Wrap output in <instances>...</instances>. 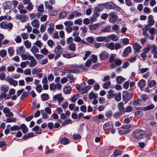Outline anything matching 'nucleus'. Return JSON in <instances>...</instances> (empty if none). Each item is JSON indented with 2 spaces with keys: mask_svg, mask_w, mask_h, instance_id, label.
<instances>
[{
  "mask_svg": "<svg viewBox=\"0 0 157 157\" xmlns=\"http://www.w3.org/2000/svg\"><path fill=\"white\" fill-rule=\"evenodd\" d=\"M104 7L108 9H114L117 11H120L121 9L118 6L110 2L103 4Z\"/></svg>",
  "mask_w": 157,
  "mask_h": 157,
  "instance_id": "nucleus-1",
  "label": "nucleus"
},
{
  "mask_svg": "<svg viewBox=\"0 0 157 157\" xmlns=\"http://www.w3.org/2000/svg\"><path fill=\"white\" fill-rule=\"evenodd\" d=\"M151 50L152 54H153L154 58H157V47L155 45H148V52Z\"/></svg>",
  "mask_w": 157,
  "mask_h": 157,
  "instance_id": "nucleus-2",
  "label": "nucleus"
},
{
  "mask_svg": "<svg viewBox=\"0 0 157 157\" xmlns=\"http://www.w3.org/2000/svg\"><path fill=\"white\" fill-rule=\"evenodd\" d=\"M133 93L132 92H129L126 91L123 92L122 93V98L124 102L130 100L132 97Z\"/></svg>",
  "mask_w": 157,
  "mask_h": 157,
  "instance_id": "nucleus-3",
  "label": "nucleus"
},
{
  "mask_svg": "<svg viewBox=\"0 0 157 157\" xmlns=\"http://www.w3.org/2000/svg\"><path fill=\"white\" fill-rule=\"evenodd\" d=\"M15 19L19 20L21 22L24 23L28 20L29 17L27 15L18 14L16 16Z\"/></svg>",
  "mask_w": 157,
  "mask_h": 157,
  "instance_id": "nucleus-4",
  "label": "nucleus"
},
{
  "mask_svg": "<svg viewBox=\"0 0 157 157\" xmlns=\"http://www.w3.org/2000/svg\"><path fill=\"white\" fill-rule=\"evenodd\" d=\"M109 21L111 23L116 22L117 20V14L115 12H111L109 14Z\"/></svg>",
  "mask_w": 157,
  "mask_h": 157,
  "instance_id": "nucleus-5",
  "label": "nucleus"
},
{
  "mask_svg": "<svg viewBox=\"0 0 157 157\" xmlns=\"http://www.w3.org/2000/svg\"><path fill=\"white\" fill-rule=\"evenodd\" d=\"M145 133L142 130L136 131L133 134V136L136 139H140L143 137Z\"/></svg>",
  "mask_w": 157,
  "mask_h": 157,
  "instance_id": "nucleus-6",
  "label": "nucleus"
},
{
  "mask_svg": "<svg viewBox=\"0 0 157 157\" xmlns=\"http://www.w3.org/2000/svg\"><path fill=\"white\" fill-rule=\"evenodd\" d=\"M91 86H87L83 87L79 86L77 87V89L80 92L81 94H84L86 93L88 91L91 89Z\"/></svg>",
  "mask_w": 157,
  "mask_h": 157,
  "instance_id": "nucleus-7",
  "label": "nucleus"
},
{
  "mask_svg": "<svg viewBox=\"0 0 157 157\" xmlns=\"http://www.w3.org/2000/svg\"><path fill=\"white\" fill-rule=\"evenodd\" d=\"M5 80L9 82L10 85H12L14 87L16 86L18 84L17 81L15 80L12 78H6Z\"/></svg>",
  "mask_w": 157,
  "mask_h": 157,
  "instance_id": "nucleus-8",
  "label": "nucleus"
},
{
  "mask_svg": "<svg viewBox=\"0 0 157 157\" xmlns=\"http://www.w3.org/2000/svg\"><path fill=\"white\" fill-rule=\"evenodd\" d=\"M28 59L30 60L29 63H28L30 67H33L36 65V61L33 56H29Z\"/></svg>",
  "mask_w": 157,
  "mask_h": 157,
  "instance_id": "nucleus-9",
  "label": "nucleus"
},
{
  "mask_svg": "<svg viewBox=\"0 0 157 157\" xmlns=\"http://www.w3.org/2000/svg\"><path fill=\"white\" fill-rule=\"evenodd\" d=\"M113 127V125L111 121H109L105 123L103 125V128L104 130L110 129Z\"/></svg>",
  "mask_w": 157,
  "mask_h": 157,
  "instance_id": "nucleus-10",
  "label": "nucleus"
},
{
  "mask_svg": "<svg viewBox=\"0 0 157 157\" xmlns=\"http://www.w3.org/2000/svg\"><path fill=\"white\" fill-rule=\"evenodd\" d=\"M108 42L110 41V40L116 41L118 40V38L117 36L114 34H112L107 36Z\"/></svg>",
  "mask_w": 157,
  "mask_h": 157,
  "instance_id": "nucleus-11",
  "label": "nucleus"
},
{
  "mask_svg": "<svg viewBox=\"0 0 157 157\" xmlns=\"http://www.w3.org/2000/svg\"><path fill=\"white\" fill-rule=\"evenodd\" d=\"M117 107L120 112L122 114H124V104L122 101L118 103L117 104Z\"/></svg>",
  "mask_w": 157,
  "mask_h": 157,
  "instance_id": "nucleus-12",
  "label": "nucleus"
},
{
  "mask_svg": "<svg viewBox=\"0 0 157 157\" xmlns=\"http://www.w3.org/2000/svg\"><path fill=\"white\" fill-rule=\"evenodd\" d=\"M155 30L156 29L154 27L152 28L149 29V33L151 35V36H149L148 35V38H149L151 40H152L154 39Z\"/></svg>",
  "mask_w": 157,
  "mask_h": 157,
  "instance_id": "nucleus-13",
  "label": "nucleus"
},
{
  "mask_svg": "<svg viewBox=\"0 0 157 157\" xmlns=\"http://www.w3.org/2000/svg\"><path fill=\"white\" fill-rule=\"evenodd\" d=\"M146 85L145 81L143 79L140 80L138 83V85L142 91L144 90V89Z\"/></svg>",
  "mask_w": 157,
  "mask_h": 157,
  "instance_id": "nucleus-14",
  "label": "nucleus"
},
{
  "mask_svg": "<svg viewBox=\"0 0 157 157\" xmlns=\"http://www.w3.org/2000/svg\"><path fill=\"white\" fill-rule=\"evenodd\" d=\"M104 8V5L103 4H99L94 8V10L100 13L102 11Z\"/></svg>",
  "mask_w": 157,
  "mask_h": 157,
  "instance_id": "nucleus-15",
  "label": "nucleus"
},
{
  "mask_svg": "<svg viewBox=\"0 0 157 157\" xmlns=\"http://www.w3.org/2000/svg\"><path fill=\"white\" fill-rule=\"evenodd\" d=\"M133 48L135 52L136 53H139L140 52V50L142 48V47L140 45L136 42L133 44Z\"/></svg>",
  "mask_w": 157,
  "mask_h": 157,
  "instance_id": "nucleus-16",
  "label": "nucleus"
},
{
  "mask_svg": "<svg viewBox=\"0 0 157 157\" xmlns=\"http://www.w3.org/2000/svg\"><path fill=\"white\" fill-rule=\"evenodd\" d=\"M53 98L55 100H57L59 103H60L64 100L63 97L62 96L61 94H59L53 96Z\"/></svg>",
  "mask_w": 157,
  "mask_h": 157,
  "instance_id": "nucleus-17",
  "label": "nucleus"
},
{
  "mask_svg": "<svg viewBox=\"0 0 157 157\" xmlns=\"http://www.w3.org/2000/svg\"><path fill=\"white\" fill-rule=\"evenodd\" d=\"M3 8L4 9H9L12 7L11 1L5 2L3 4Z\"/></svg>",
  "mask_w": 157,
  "mask_h": 157,
  "instance_id": "nucleus-18",
  "label": "nucleus"
},
{
  "mask_svg": "<svg viewBox=\"0 0 157 157\" xmlns=\"http://www.w3.org/2000/svg\"><path fill=\"white\" fill-rule=\"evenodd\" d=\"M31 25L33 27L36 28H38L39 27V22L38 20L36 19H34L31 23Z\"/></svg>",
  "mask_w": 157,
  "mask_h": 157,
  "instance_id": "nucleus-19",
  "label": "nucleus"
},
{
  "mask_svg": "<svg viewBox=\"0 0 157 157\" xmlns=\"http://www.w3.org/2000/svg\"><path fill=\"white\" fill-rule=\"evenodd\" d=\"M96 40L98 42L105 41L108 42L107 36H100L96 38Z\"/></svg>",
  "mask_w": 157,
  "mask_h": 157,
  "instance_id": "nucleus-20",
  "label": "nucleus"
},
{
  "mask_svg": "<svg viewBox=\"0 0 157 157\" xmlns=\"http://www.w3.org/2000/svg\"><path fill=\"white\" fill-rule=\"evenodd\" d=\"M104 46L111 50H113L114 49V44L113 42L105 44Z\"/></svg>",
  "mask_w": 157,
  "mask_h": 157,
  "instance_id": "nucleus-21",
  "label": "nucleus"
},
{
  "mask_svg": "<svg viewBox=\"0 0 157 157\" xmlns=\"http://www.w3.org/2000/svg\"><path fill=\"white\" fill-rule=\"evenodd\" d=\"M49 27L47 29L48 33L51 35L54 31V25L53 24L50 23L49 24Z\"/></svg>",
  "mask_w": 157,
  "mask_h": 157,
  "instance_id": "nucleus-22",
  "label": "nucleus"
},
{
  "mask_svg": "<svg viewBox=\"0 0 157 157\" xmlns=\"http://www.w3.org/2000/svg\"><path fill=\"white\" fill-rule=\"evenodd\" d=\"M62 56L65 58H70L75 57L77 56L74 53L71 52L69 54H64L62 55Z\"/></svg>",
  "mask_w": 157,
  "mask_h": 157,
  "instance_id": "nucleus-23",
  "label": "nucleus"
},
{
  "mask_svg": "<svg viewBox=\"0 0 157 157\" xmlns=\"http://www.w3.org/2000/svg\"><path fill=\"white\" fill-rule=\"evenodd\" d=\"M63 52V49L60 45H58L54 49V52L56 54H61Z\"/></svg>",
  "mask_w": 157,
  "mask_h": 157,
  "instance_id": "nucleus-24",
  "label": "nucleus"
},
{
  "mask_svg": "<svg viewBox=\"0 0 157 157\" xmlns=\"http://www.w3.org/2000/svg\"><path fill=\"white\" fill-rule=\"evenodd\" d=\"M148 25L150 26L153 25L155 23V21L153 19V17L152 15H150L148 17Z\"/></svg>",
  "mask_w": 157,
  "mask_h": 157,
  "instance_id": "nucleus-25",
  "label": "nucleus"
},
{
  "mask_svg": "<svg viewBox=\"0 0 157 157\" xmlns=\"http://www.w3.org/2000/svg\"><path fill=\"white\" fill-rule=\"evenodd\" d=\"M131 48L130 47H127L124 50L123 56L124 57H126L131 52Z\"/></svg>",
  "mask_w": 157,
  "mask_h": 157,
  "instance_id": "nucleus-26",
  "label": "nucleus"
},
{
  "mask_svg": "<svg viewBox=\"0 0 157 157\" xmlns=\"http://www.w3.org/2000/svg\"><path fill=\"white\" fill-rule=\"evenodd\" d=\"M45 8L49 10H51L53 9V6L50 5V3L48 1H45L44 2Z\"/></svg>",
  "mask_w": 157,
  "mask_h": 157,
  "instance_id": "nucleus-27",
  "label": "nucleus"
},
{
  "mask_svg": "<svg viewBox=\"0 0 157 157\" xmlns=\"http://www.w3.org/2000/svg\"><path fill=\"white\" fill-rule=\"evenodd\" d=\"M9 86L5 85H1L0 88V90L5 93L7 92L9 90Z\"/></svg>",
  "mask_w": 157,
  "mask_h": 157,
  "instance_id": "nucleus-28",
  "label": "nucleus"
},
{
  "mask_svg": "<svg viewBox=\"0 0 157 157\" xmlns=\"http://www.w3.org/2000/svg\"><path fill=\"white\" fill-rule=\"evenodd\" d=\"M111 26L109 25H107L104 29L101 30L102 33H108L111 31Z\"/></svg>",
  "mask_w": 157,
  "mask_h": 157,
  "instance_id": "nucleus-29",
  "label": "nucleus"
},
{
  "mask_svg": "<svg viewBox=\"0 0 157 157\" xmlns=\"http://www.w3.org/2000/svg\"><path fill=\"white\" fill-rule=\"evenodd\" d=\"M21 127L20 128L22 129V132L24 133H26L28 131V128L26 127L25 125L24 124H22L21 125Z\"/></svg>",
  "mask_w": 157,
  "mask_h": 157,
  "instance_id": "nucleus-30",
  "label": "nucleus"
},
{
  "mask_svg": "<svg viewBox=\"0 0 157 157\" xmlns=\"http://www.w3.org/2000/svg\"><path fill=\"white\" fill-rule=\"evenodd\" d=\"M116 80L117 83L121 84L125 80V79L121 76H118L116 77Z\"/></svg>",
  "mask_w": 157,
  "mask_h": 157,
  "instance_id": "nucleus-31",
  "label": "nucleus"
},
{
  "mask_svg": "<svg viewBox=\"0 0 157 157\" xmlns=\"http://www.w3.org/2000/svg\"><path fill=\"white\" fill-rule=\"evenodd\" d=\"M147 48H146L144 49L143 52L141 54V57L143 59H145L147 57Z\"/></svg>",
  "mask_w": 157,
  "mask_h": 157,
  "instance_id": "nucleus-32",
  "label": "nucleus"
},
{
  "mask_svg": "<svg viewBox=\"0 0 157 157\" xmlns=\"http://www.w3.org/2000/svg\"><path fill=\"white\" fill-rule=\"evenodd\" d=\"M101 26V24H97L93 25H90L89 27L90 30L96 29L97 28L100 27Z\"/></svg>",
  "mask_w": 157,
  "mask_h": 157,
  "instance_id": "nucleus-33",
  "label": "nucleus"
},
{
  "mask_svg": "<svg viewBox=\"0 0 157 157\" xmlns=\"http://www.w3.org/2000/svg\"><path fill=\"white\" fill-rule=\"evenodd\" d=\"M68 49L72 52H74L76 50L75 44L74 43H71L69 44Z\"/></svg>",
  "mask_w": 157,
  "mask_h": 157,
  "instance_id": "nucleus-34",
  "label": "nucleus"
},
{
  "mask_svg": "<svg viewBox=\"0 0 157 157\" xmlns=\"http://www.w3.org/2000/svg\"><path fill=\"white\" fill-rule=\"evenodd\" d=\"M108 98L109 99H111L114 98L116 95V94L112 90H110L108 92Z\"/></svg>",
  "mask_w": 157,
  "mask_h": 157,
  "instance_id": "nucleus-35",
  "label": "nucleus"
},
{
  "mask_svg": "<svg viewBox=\"0 0 157 157\" xmlns=\"http://www.w3.org/2000/svg\"><path fill=\"white\" fill-rule=\"evenodd\" d=\"M30 51L34 54V55L36 54V53L39 52L38 49L35 46H32L31 48Z\"/></svg>",
  "mask_w": 157,
  "mask_h": 157,
  "instance_id": "nucleus-36",
  "label": "nucleus"
},
{
  "mask_svg": "<svg viewBox=\"0 0 157 157\" xmlns=\"http://www.w3.org/2000/svg\"><path fill=\"white\" fill-rule=\"evenodd\" d=\"M63 91L65 94H69L71 92V89L70 86H67L63 88Z\"/></svg>",
  "mask_w": 157,
  "mask_h": 157,
  "instance_id": "nucleus-37",
  "label": "nucleus"
},
{
  "mask_svg": "<svg viewBox=\"0 0 157 157\" xmlns=\"http://www.w3.org/2000/svg\"><path fill=\"white\" fill-rule=\"evenodd\" d=\"M108 54L106 52H103L100 55V57L102 60L106 59L108 57Z\"/></svg>",
  "mask_w": 157,
  "mask_h": 157,
  "instance_id": "nucleus-38",
  "label": "nucleus"
},
{
  "mask_svg": "<svg viewBox=\"0 0 157 157\" xmlns=\"http://www.w3.org/2000/svg\"><path fill=\"white\" fill-rule=\"evenodd\" d=\"M25 49L23 46H21L17 49V52L18 54H22L25 52Z\"/></svg>",
  "mask_w": 157,
  "mask_h": 157,
  "instance_id": "nucleus-39",
  "label": "nucleus"
},
{
  "mask_svg": "<svg viewBox=\"0 0 157 157\" xmlns=\"http://www.w3.org/2000/svg\"><path fill=\"white\" fill-rule=\"evenodd\" d=\"M141 104V100L139 99L134 100L133 102V105L139 106Z\"/></svg>",
  "mask_w": 157,
  "mask_h": 157,
  "instance_id": "nucleus-40",
  "label": "nucleus"
},
{
  "mask_svg": "<svg viewBox=\"0 0 157 157\" xmlns=\"http://www.w3.org/2000/svg\"><path fill=\"white\" fill-rule=\"evenodd\" d=\"M69 142V140L67 138H62L60 141V143L63 145H66Z\"/></svg>",
  "mask_w": 157,
  "mask_h": 157,
  "instance_id": "nucleus-41",
  "label": "nucleus"
},
{
  "mask_svg": "<svg viewBox=\"0 0 157 157\" xmlns=\"http://www.w3.org/2000/svg\"><path fill=\"white\" fill-rule=\"evenodd\" d=\"M31 56L28 53H27L26 54H21V59L23 60H26L27 59H28L29 57V56Z\"/></svg>",
  "mask_w": 157,
  "mask_h": 157,
  "instance_id": "nucleus-42",
  "label": "nucleus"
},
{
  "mask_svg": "<svg viewBox=\"0 0 157 157\" xmlns=\"http://www.w3.org/2000/svg\"><path fill=\"white\" fill-rule=\"evenodd\" d=\"M41 71L40 68L37 67H36L32 70V73L33 75L38 74Z\"/></svg>",
  "mask_w": 157,
  "mask_h": 157,
  "instance_id": "nucleus-43",
  "label": "nucleus"
},
{
  "mask_svg": "<svg viewBox=\"0 0 157 157\" xmlns=\"http://www.w3.org/2000/svg\"><path fill=\"white\" fill-rule=\"evenodd\" d=\"M41 99L42 101H45L49 98V96L47 94H44L41 95Z\"/></svg>",
  "mask_w": 157,
  "mask_h": 157,
  "instance_id": "nucleus-44",
  "label": "nucleus"
},
{
  "mask_svg": "<svg viewBox=\"0 0 157 157\" xmlns=\"http://www.w3.org/2000/svg\"><path fill=\"white\" fill-rule=\"evenodd\" d=\"M65 73H78L79 72V70L78 69H73L67 70L65 71Z\"/></svg>",
  "mask_w": 157,
  "mask_h": 157,
  "instance_id": "nucleus-45",
  "label": "nucleus"
},
{
  "mask_svg": "<svg viewBox=\"0 0 157 157\" xmlns=\"http://www.w3.org/2000/svg\"><path fill=\"white\" fill-rule=\"evenodd\" d=\"M24 44L26 48H29L31 46V44L28 40H26L24 42Z\"/></svg>",
  "mask_w": 157,
  "mask_h": 157,
  "instance_id": "nucleus-46",
  "label": "nucleus"
},
{
  "mask_svg": "<svg viewBox=\"0 0 157 157\" xmlns=\"http://www.w3.org/2000/svg\"><path fill=\"white\" fill-rule=\"evenodd\" d=\"M8 51L10 56H11L13 54L14 51L13 47H9L8 49Z\"/></svg>",
  "mask_w": 157,
  "mask_h": 157,
  "instance_id": "nucleus-47",
  "label": "nucleus"
},
{
  "mask_svg": "<svg viewBox=\"0 0 157 157\" xmlns=\"http://www.w3.org/2000/svg\"><path fill=\"white\" fill-rule=\"evenodd\" d=\"M16 121V119L14 117H8L6 119V122L7 123L15 122Z\"/></svg>",
  "mask_w": 157,
  "mask_h": 157,
  "instance_id": "nucleus-48",
  "label": "nucleus"
},
{
  "mask_svg": "<svg viewBox=\"0 0 157 157\" xmlns=\"http://www.w3.org/2000/svg\"><path fill=\"white\" fill-rule=\"evenodd\" d=\"M114 63L117 66H119L122 64V61L121 59L118 58H116L114 59Z\"/></svg>",
  "mask_w": 157,
  "mask_h": 157,
  "instance_id": "nucleus-49",
  "label": "nucleus"
},
{
  "mask_svg": "<svg viewBox=\"0 0 157 157\" xmlns=\"http://www.w3.org/2000/svg\"><path fill=\"white\" fill-rule=\"evenodd\" d=\"M156 82L154 80L148 81V83L149 87H152L155 86L156 84Z\"/></svg>",
  "mask_w": 157,
  "mask_h": 157,
  "instance_id": "nucleus-50",
  "label": "nucleus"
},
{
  "mask_svg": "<svg viewBox=\"0 0 157 157\" xmlns=\"http://www.w3.org/2000/svg\"><path fill=\"white\" fill-rule=\"evenodd\" d=\"M114 98L116 101H119L121 100V93H119L117 95L116 94V95Z\"/></svg>",
  "mask_w": 157,
  "mask_h": 157,
  "instance_id": "nucleus-51",
  "label": "nucleus"
},
{
  "mask_svg": "<svg viewBox=\"0 0 157 157\" xmlns=\"http://www.w3.org/2000/svg\"><path fill=\"white\" fill-rule=\"evenodd\" d=\"M7 55V52L6 50L2 49L0 51V56L2 58L5 57Z\"/></svg>",
  "mask_w": 157,
  "mask_h": 157,
  "instance_id": "nucleus-52",
  "label": "nucleus"
},
{
  "mask_svg": "<svg viewBox=\"0 0 157 157\" xmlns=\"http://www.w3.org/2000/svg\"><path fill=\"white\" fill-rule=\"evenodd\" d=\"M40 130H41V129L37 126H36L33 128V130L35 131L36 133L37 134L41 133V132H39Z\"/></svg>",
  "mask_w": 157,
  "mask_h": 157,
  "instance_id": "nucleus-53",
  "label": "nucleus"
},
{
  "mask_svg": "<svg viewBox=\"0 0 157 157\" xmlns=\"http://www.w3.org/2000/svg\"><path fill=\"white\" fill-rule=\"evenodd\" d=\"M34 7L32 3H29L26 7V9L27 10L29 11H31L33 9Z\"/></svg>",
  "mask_w": 157,
  "mask_h": 157,
  "instance_id": "nucleus-54",
  "label": "nucleus"
},
{
  "mask_svg": "<svg viewBox=\"0 0 157 157\" xmlns=\"http://www.w3.org/2000/svg\"><path fill=\"white\" fill-rule=\"evenodd\" d=\"M37 10L40 13L44 12V8L43 5V4H40L37 7Z\"/></svg>",
  "mask_w": 157,
  "mask_h": 157,
  "instance_id": "nucleus-55",
  "label": "nucleus"
},
{
  "mask_svg": "<svg viewBox=\"0 0 157 157\" xmlns=\"http://www.w3.org/2000/svg\"><path fill=\"white\" fill-rule=\"evenodd\" d=\"M79 97L78 94H77L73 96L70 98V100L71 102L75 103L76 100L78 99Z\"/></svg>",
  "mask_w": 157,
  "mask_h": 157,
  "instance_id": "nucleus-56",
  "label": "nucleus"
},
{
  "mask_svg": "<svg viewBox=\"0 0 157 157\" xmlns=\"http://www.w3.org/2000/svg\"><path fill=\"white\" fill-rule=\"evenodd\" d=\"M67 77L70 79V82L72 83L74 82L75 78L72 75L70 74H68L67 75Z\"/></svg>",
  "mask_w": 157,
  "mask_h": 157,
  "instance_id": "nucleus-57",
  "label": "nucleus"
},
{
  "mask_svg": "<svg viewBox=\"0 0 157 157\" xmlns=\"http://www.w3.org/2000/svg\"><path fill=\"white\" fill-rule=\"evenodd\" d=\"M64 24L66 27L71 26L73 25V22L71 21H65Z\"/></svg>",
  "mask_w": 157,
  "mask_h": 157,
  "instance_id": "nucleus-58",
  "label": "nucleus"
},
{
  "mask_svg": "<svg viewBox=\"0 0 157 157\" xmlns=\"http://www.w3.org/2000/svg\"><path fill=\"white\" fill-rule=\"evenodd\" d=\"M112 29L113 30L116 31V33H117L120 32V31L119 30V26L117 25H115L113 26Z\"/></svg>",
  "mask_w": 157,
  "mask_h": 157,
  "instance_id": "nucleus-59",
  "label": "nucleus"
},
{
  "mask_svg": "<svg viewBox=\"0 0 157 157\" xmlns=\"http://www.w3.org/2000/svg\"><path fill=\"white\" fill-rule=\"evenodd\" d=\"M36 90L38 93H40L43 90V88L41 85L40 84L36 86Z\"/></svg>",
  "mask_w": 157,
  "mask_h": 157,
  "instance_id": "nucleus-60",
  "label": "nucleus"
},
{
  "mask_svg": "<svg viewBox=\"0 0 157 157\" xmlns=\"http://www.w3.org/2000/svg\"><path fill=\"white\" fill-rule=\"evenodd\" d=\"M132 107L131 106H128L124 109V114L125 113V112L129 113V112L132 111Z\"/></svg>",
  "mask_w": 157,
  "mask_h": 157,
  "instance_id": "nucleus-61",
  "label": "nucleus"
},
{
  "mask_svg": "<svg viewBox=\"0 0 157 157\" xmlns=\"http://www.w3.org/2000/svg\"><path fill=\"white\" fill-rule=\"evenodd\" d=\"M21 129L20 127L18 126L17 125H14L10 127V130L11 131L19 130Z\"/></svg>",
  "mask_w": 157,
  "mask_h": 157,
  "instance_id": "nucleus-62",
  "label": "nucleus"
},
{
  "mask_svg": "<svg viewBox=\"0 0 157 157\" xmlns=\"http://www.w3.org/2000/svg\"><path fill=\"white\" fill-rule=\"evenodd\" d=\"M15 70V67L13 65L8 66L7 67V70L9 72H13Z\"/></svg>",
  "mask_w": 157,
  "mask_h": 157,
  "instance_id": "nucleus-63",
  "label": "nucleus"
},
{
  "mask_svg": "<svg viewBox=\"0 0 157 157\" xmlns=\"http://www.w3.org/2000/svg\"><path fill=\"white\" fill-rule=\"evenodd\" d=\"M25 27L27 29V32L28 33H30L32 30V28L31 26L29 25V23L26 25Z\"/></svg>",
  "mask_w": 157,
  "mask_h": 157,
  "instance_id": "nucleus-64",
  "label": "nucleus"
}]
</instances>
